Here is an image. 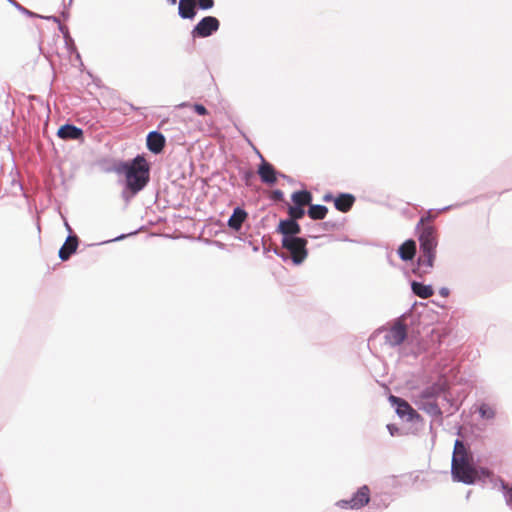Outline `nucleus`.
Instances as JSON below:
<instances>
[{"label":"nucleus","mask_w":512,"mask_h":512,"mask_svg":"<svg viewBox=\"0 0 512 512\" xmlns=\"http://www.w3.org/2000/svg\"><path fill=\"white\" fill-rule=\"evenodd\" d=\"M104 171L125 176L121 197L126 204L144 190L150 181V165L140 154L127 161L114 160L111 166L104 168Z\"/></svg>","instance_id":"nucleus-1"},{"label":"nucleus","mask_w":512,"mask_h":512,"mask_svg":"<svg viewBox=\"0 0 512 512\" xmlns=\"http://www.w3.org/2000/svg\"><path fill=\"white\" fill-rule=\"evenodd\" d=\"M451 475L454 481L467 485H472L477 481L490 483L495 476L488 468L476 467L470 447L460 438L454 442Z\"/></svg>","instance_id":"nucleus-2"},{"label":"nucleus","mask_w":512,"mask_h":512,"mask_svg":"<svg viewBox=\"0 0 512 512\" xmlns=\"http://www.w3.org/2000/svg\"><path fill=\"white\" fill-rule=\"evenodd\" d=\"M416 230L418 231L420 255L417 258V266L412 271L418 277H422L430 273L434 266L438 241L436 230L433 226H423L421 229Z\"/></svg>","instance_id":"nucleus-3"},{"label":"nucleus","mask_w":512,"mask_h":512,"mask_svg":"<svg viewBox=\"0 0 512 512\" xmlns=\"http://www.w3.org/2000/svg\"><path fill=\"white\" fill-rule=\"evenodd\" d=\"M307 244V239L299 236L289 239L287 244H282V247L291 254L293 264L300 265L308 256Z\"/></svg>","instance_id":"nucleus-4"},{"label":"nucleus","mask_w":512,"mask_h":512,"mask_svg":"<svg viewBox=\"0 0 512 512\" xmlns=\"http://www.w3.org/2000/svg\"><path fill=\"white\" fill-rule=\"evenodd\" d=\"M407 325L398 318L393 325L386 331L384 336L385 343L394 348L400 346L407 338Z\"/></svg>","instance_id":"nucleus-5"},{"label":"nucleus","mask_w":512,"mask_h":512,"mask_svg":"<svg viewBox=\"0 0 512 512\" xmlns=\"http://www.w3.org/2000/svg\"><path fill=\"white\" fill-rule=\"evenodd\" d=\"M448 390L449 385L447 381L441 378L431 385L423 388L418 395V399L436 401L438 397L443 396L445 401H449L447 395Z\"/></svg>","instance_id":"nucleus-6"},{"label":"nucleus","mask_w":512,"mask_h":512,"mask_svg":"<svg viewBox=\"0 0 512 512\" xmlns=\"http://www.w3.org/2000/svg\"><path fill=\"white\" fill-rule=\"evenodd\" d=\"M389 401L395 412L400 418H406L408 422H416L421 419V415L403 398L390 395Z\"/></svg>","instance_id":"nucleus-7"},{"label":"nucleus","mask_w":512,"mask_h":512,"mask_svg":"<svg viewBox=\"0 0 512 512\" xmlns=\"http://www.w3.org/2000/svg\"><path fill=\"white\" fill-rule=\"evenodd\" d=\"M257 153L261 159V163L257 169V174L259 175V178L262 183L267 185H274L277 182L278 177L288 178L287 175L278 172L271 163L267 162L260 154V152Z\"/></svg>","instance_id":"nucleus-8"},{"label":"nucleus","mask_w":512,"mask_h":512,"mask_svg":"<svg viewBox=\"0 0 512 512\" xmlns=\"http://www.w3.org/2000/svg\"><path fill=\"white\" fill-rule=\"evenodd\" d=\"M219 27L220 22L216 17L205 16L194 26L191 34L194 38H206L215 33Z\"/></svg>","instance_id":"nucleus-9"},{"label":"nucleus","mask_w":512,"mask_h":512,"mask_svg":"<svg viewBox=\"0 0 512 512\" xmlns=\"http://www.w3.org/2000/svg\"><path fill=\"white\" fill-rule=\"evenodd\" d=\"M276 232L282 235L281 243L287 244L289 239L299 237L301 226L297 221L287 218L281 219L276 227Z\"/></svg>","instance_id":"nucleus-10"},{"label":"nucleus","mask_w":512,"mask_h":512,"mask_svg":"<svg viewBox=\"0 0 512 512\" xmlns=\"http://www.w3.org/2000/svg\"><path fill=\"white\" fill-rule=\"evenodd\" d=\"M146 145L153 154H160L166 145V138L157 130L150 131L146 137Z\"/></svg>","instance_id":"nucleus-11"},{"label":"nucleus","mask_w":512,"mask_h":512,"mask_svg":"<svg viewBox=\"0 0 512 512\" xmlns=\"http://www.w3.org/2000/svg\"><path fill=\"white\" fill-rule=\"evenodd\" d=\"M57 136L63 140H83L84 132L82 128L71 123L61 125L57 130Z\"/></svg>","instance_id":"nucleus-12"},{"label":"nucleus","mask_w":512,"mask_h":512,"mask_svg":"<svg viewBox=\"0 0 512 512\" xmlns=\"http://www.w3.org/2000/svg\"><path fill=\"white\" fill-rule=\"evenodd\" d=\"M247 218V211L241 206H237L233 209V212L227 221V225L234 231H240Z\"/></svg>","instance_id":"nucleus-13"},{"label":"nucleus","mask_w":512,"mask_h":512,"mask_svg":"<svg viewBox=\"0 0 512 512\" xmlns=\"http://www.w3.org/2000/svg\"><path fill=\"white\" fill-rule=\"evenodd\" d=\"M79 244L77 235H68L66 241L61 246L58 256L62 261H67L76 252Z\"/></svg>","instance_id":"nucleus-14"},{"label":"nucleus","mask_w":512,"mask_h":512,"mask_svg":"<svg viewBox=\"0 0 512 512\" xmlns=\"http://www.w3.org/2000/svg\"><path fill=\"white\" fill-rule=\"evenodd\" d=\"M370 501V489L367 485L360 487L350 498V509H360Z\"/></svg>","instance_id":"nucleus-15"},{"label":"nucleus","mask_w":512,"mask_h":512,"mask_svg":"<svg viewBox=\"0 0 512 512\" xmlns=\"http://www.w3.org/2000/svg\"><path fill=\"white\" fill-rule=\"evenodd\" d=\"M418 409L424 411L434 418H441L443 412L436 401L418 399L416 402Z\"/></svg>","instance_id":"nucleus-16"},{"label":"nucleus","mask_w":512,"mask_h":512,"mask_svg":"<svg viewBox=\"0 0 512 512\" xmlns=\"http://www.w3.org/2000/svg\"><path fill=\"white\" fill-rule=\"evenodd\" d=\"M397 253L401 260L412 261L416 255V242L413 239L404 241L398 248Z\"/></svg>","instance_id":"nucleus-17"},{"label":"nucleus","mask_w":512,"mask_h":512,"mask_svg":"<svg viewBox=\"0 0 512 512\" xmlns=\"http://www.w3.org/2000/svg\"><path fill=\"white\" fill-rule=\"evenodd\" d=\"M195 0H180L178 6V14L182 19L192 20L196 16Z\"/></svg>","instance_id":"nucleus-18"},{"label":"nucleus","mask_w":512,"mask_h":512,"mask_svg":"<svg viewBox=\"0 0 512 512\" xmlns=\"http://www.w3.org/2000/svg\"><path fill=\"white\" fill-rule=\"evenodd\" d=\"M355 202V197L350 193H341L334 199V206L341 212H348Z\"/></svg>","instance_id":"nucleus-19"},{"label":"nucleus","mask_w":512,"mask_h":512,"mask_svg":"<svg viewBox=\"0 0 512 512\" xmlns=\"http://www.w3.org/2000/svg\"><path fill=\"white\" fill-rule=\"evenodd\" d=\"M412 293L419 298L427 299L434 294V289L430 284H424L418 281H411L410 283Z\"/></svg>","instance_id":"nucleus-20"},{"label":"nucleus","mask_w":512,"mask_h":512,"mask_svg":"<svg viewBox=\"0 0 512 512\" xmlns=\"http://www.w3.org/2000/svg\"><path fill=\"white\" fill-rule=\"evenodd\" d=\"M490 483L492 484L493 488L497 486L500 487V489L503 492L507 506H509L512 509V485L509 486L501 477L496 475L494 476Z\"/></svg>","instance_id":"nucleus-21"},{"label":"nucleus","mask_w":512,"mask_h":512,"mask_svg":"<svg viewBox=\"0 0 512 512\" xmlns=\"http://www.w3.org/2000/svg\"><path fill=\"white\" fill-rule=\"evenodd\" d=\"M291 201L294 204L298 203L301 207L304 208L306 205L310 206V204L312 202V194H311V192H309L306 189L295 191L291 195Z\"/></svg>","instance_id":"nucleus-22"},{"label":"nucleus","mask_w":512,"mask_h":512,"mask_svg":"<svg viewBox=\"0 0 512 512\" xmlns=\"http://www.w3.org/2000/svg\"><path fill=\"white\" fill-rule=\"evenodd\" d=\"M328 213V208L322 204H310L307 210V215L312 220H323Z\"/></svg>","instance_id":"nucleus-23"},{"label":"nucleus","mask_w":512,"mask_h":512,"mask_svg":"<svg viewBox=\"0 0 512 512\" xmlns=\"http://www.w3.org/2000/svg\"><path fill=\"white\" fill-rule=\"evenodd\" d=\"M477 412L483 420H493L496 416V410L490 404L482 402L477 407Z\"/></svg>","instance_id":"nucleus-24"},{"label":"nucleus","mask_w":512,"mask_h":512,"mask_svg":"<svg viewBox=\"0 0 512 512\" xmlns=\"http://www.w3.org/2000/svg\"><path fill=\"white\" fill-rule=\"evenodd\" d=\"M288 218L290 220L299 221L304 217V215L307 213L305 208L301 207L298 203L293 205H288L287 208Z\"/></svg>","instance_id":"nucleus-25"},{"label":"nucleus","mask_w":512,"mask_h":512,"mask_svg":"<svg viewBox=\"0 0 512 512\" xmlns=\"http://www.w3.org/2000/svg\"><path fill=\"white\" fill-rule=\"evenodd\" d=\"M58 30L62 33L64 41H65V44H66L68 50L76 52V47H75V44H74V40L70 36L68 27L63 25V24H61V23H59Z\"/></svg>","instance_id":"nucleus-26"},{"label":"nucleus","mask_w":512,"mask_h":512,"mask_svg":"<svg viewBox=\"0 0 512 512\" xmlns=\"http://www.w3.org/2000/svg\"><path fill=\"white\" fill-rule=\"evenodd\" d=\"M6 1L9 2L12 6H14L20 13H22L30 18L41 17L39 14H36L35 12H32V11L28 10L27 8H25L24 6H22L16 0H6Z\"/></svg>","instance_id":"nucleus-27"},{"label":"nucleus","mask_w":512,"mask_h":512,"mask_svg":"<svg viewBox=\"0 0 512 512\" xmlns=\"http://www.w3.org/2000/svg\"><path fill=\"white\" fill-rule=\"evenodd\" d=\"M338 224L336 222H333V221H324L322 223H319V224H315V228H317V230H322V232H332L334 230H336L338 228Z\"/></svg>","instance_id":"nucleus-28"},{"label":"nucleus","mask_w":512,"mask_h":512,"mask_svg":"<svg viewBox=\"0 0 512 512\" xmlns=\"http://www.w3.org/2000/svg\"><path fill=\"white\" fill-rule=\"evenodd\" d=\"M239 173H240V176H241L242 180L244 181L245 185L246 186H250L251 185V181H252V179L255 176L253 170H251V169H240Z\"/></svg>","instance_id":"nucleus-29"},{"label":"nucleus","mask_w":512,"mask_h":512,"mask_svg":"<svg viewBox=\"0 0 512 512\" xmlns=\"http://www.w3.org/2000/svg\"><path fill=\"white\" fill-rule=\"evenodd\" d=\"M435 216L432 214V211L429 210L426 215L422 216L416 226V229H421L423 226H426V222L433 221Z\"/></svg>","instance_id":"nucleus-30"},{"label":"nucleus","mask_w":512,"mask_h":512,"mask_svg":"<svg viewBox=\"0 0 512 512\" xmlns=\"http://www.w3.org/2000/svg\"><path fill=\"white\" fill-rule=\"evenodd\" d=\"M196 6L201 10H209L214 7V0H195Z\"/></svg>","instance_id":"nucleus-31"},{"label":"nucleus","mask_w":512,"mask_h":512,"mask_svg":"<svg viewBox=\"0 0 512 512\" xmlns=\"http://www.w3.org/2000/svg\"><path fill=\"white\" fill-rule=\"evenodd\" d=\"M269 198L271 201L280 202L284 200V193L279 189H275L271 192Z\"/></svg>","instance_id":"nucleus-32"},{"label":"nucleus","mask_w":512,"mask_h":512,"mask_svg":"<svg viewBox=\"0 0 512 512\" xmlns=\"http://www.w3.org/2000/svg\"><path fill=\"white\" fill-rule=\"evenodd\" d=\"M193 109L200 116H205L208 114V110L203 104L195 103L193 105Z\"/></svg>","instance_id":"nucleus-33"},{"label":"nucleus","mask_w":512,"mask_h":512,"mask_svg":"<svg viewBox=\"0 0 512 512\" xmlns=\"http://www.w3.org/2000/svg\"><path fill=\"white\" fill-rule=\"evenodd\" d=\"M9 504V496L5 491H1L0 493V507L4 508Z\"/></svg>","instance_id":"nucleus-34"},{"label":"nucleus","mask_w":512,"mask_h":512,"mask_svg":"<svg viewBox=\"0 0 512 512\" xmlns=\"http://www.w3.org/2000/svg\"><path fill=\"white\" fill-rule=\"evenodd\" d=\"M336 505L342 509H350V505H352V503H350V499H342L339 500Z\"/></svg>","instance_id":"nucleus-35"},{"label":"nucleus","mask_w":512,"mask_h":512,"mask_svg":"<svg viewBox=\"0 0 512 512\" xmlns=\"http://www.w3.org/2000/svg\"><path fill=\"white\" fill-rule=\"evenodd\" d=\"M387 430L389 431L391 436H396L399 433V428L394 424H388Z\"/></svg>","instance_id":"nucleus-36"},{"label":"nucleus","mask_w":512,"mask_h":512,"mask_svg":"<svg viewBox=\"0 0 512 512\" xmlns=\"http://www.w3.org/2000/svg\"><path fill=\"white\" fill-rule=\"evenodd\" d=\"M40 16H41L40 17L41 19L51 20V21L57 23L58 25H59V23H61L57 16H42V15H40Z\"/></svg>","instance_id":"nucleus-37"},{"label":"nucleus","mask_w":512,"mask_h":512,"mask_svg":"<svg viewBox=\"0 0 512 512\" xmlns=\"http://www.w3.org/2000/svg\"><path fill=\"white\" fill-rule=\"evenodd\" d=\"M133 234H136V231L135 232H132V233H129V234H121L117 237H115L114 239L112 240H109L108 242H112V241H120V240H123L124 238H126L127 236L129 235H133Z\"/></svg>","instance_id":"nucleus-38"},{"label":"nucleus","mask_w":512,"mask_h":512,"mask_svg":"<svg viewBox=\"0 0 512 512\" xmlns=\"http://www.w3.org/2000/svg\"><path fill=\"white\" fill-rule=\"evenodd\" d=\"M439 294L442 296V297H448L449 294H450V290L447 288V287H441L439 289Z\"/></svg>","instance_id":"nucleus-39"},{"label":"nucleus","mask_w":512,"mask_h":512,"mask_svg":"<svg viewBox=\"0 0 512 512\" xmlns=\"http://www.w3.org/2000/svg\"><path fill=\"white\" fill-rule=\"evenodd\" d=\"M311 229H312L313 234H310L309 236L312 238H317L319 236V234L322 233V230H317V228H315V225H313L311 227Z\"/></svg>","instance_id":"nucleus-40"},{"label":"nucleus","mask_w":512,"mask_h":512,"mask_svg":"<svg viewBox=\"0 0 512 512\" xmlns=\"http://www.w3.org/2000/svg\"><path fill=\"white\" fill-rule=\"evenodd\" d=\"M336 197H334L331 193H327L323 196V201L325 202H329V201H334Z\"/></svg>","instance_id":"nucleus-41"},{"label":"nucleus","mask_w":512,"mask_h":512,"mask_svg":"<svg viewBox=\"0 0 512 512\" xmlns=\"http://www.w3.org/2000/svg\"><path fill=\"white\" fill-rule=\"evenodd\" d=\"M65 227H66V229L68 230L69 235H74V234L72 233V229H71L70 225L67 223V221H65Z\"/></svg>","instance_id":"nucleus-42"},{"label":"nucleus","mask_w":512,"mask_h":512,"mask_svg":"<svg viewBox=\"0 0 512 512\" xmlns=\"http://www.w3.org/2000/svg\"><path fill=\"white\" fill-rule=\"evenodd\" d=\"M274 253L279 257L283 258L284 260H286V257L283 254H279L277 249L274 250Z\"/></svg>","instance_id":"nucleus-43"},{"label":"nucleus","mask_w":512,"mask_h":512,"mask_svg":"<svg viewBox=\"0 0 512 512\" xmlns=\"http://www.w3.org/2000/svg\"><path fill=\"white\" fill-rule=\"evenodd\" d=\"M61 15H62V17H63V18H65V19H66V18H68V15H69V14H68V12L63 11V12L61 13Z\"/></svg>","instance_id":"nucleus-44"},{"label":"nucleus","mask_w":512,"mask_h":512,"mask_svg":"<svg viewBox=\"0 0 512 512\" xmlns=\"http://www.w3.org/2000/svg\"><path fill=\"white\" fill-rule=\"evenodd\" d=\"M451 208V206H446V207H443L441 209H439L440 212L442 211H446V210H449Z\"/></svg>","instance_id":"nucleus-45"},{"label":"nucleus","mask_w":512,"mask_h":512,"mask_svg":"<svg viewBox=\"0 0 512 512\" xmlns=\"http://www.w3.org/2000/svg\"><path fill=\"white\" fill-rule=\"evenodd\" d=\"M15 183V181H13V184ZM16 184L18 185L19 189L22 190L23 187H22V184L20 182H16Z\"/></svg>","instance_id":"nucleus-46"},{"label":"nucleus","mask_w":512,"mask_h":512,"mask_svg":"<svg viewBox=\"0 0 512 512\" xmlns=\"http://www.w3.org/2000/svg\"><path fill=\"white\" fill-rule=\"evenodd\" d=\"M171 5H175L177 0H167Z\"/></svg>","instance_id":"nucleus-47"},{"label":"nucleus","mask_w":512,"mask_h":512,"mask_svg":"<svg viewBox=\"0 0 512 512\" xmlns=\"http://www.w3.org/2000/svg\"><path fill=\"white\" fill-rule=\"evenodd\" d=\"M187 105H188V104L184 102V103H181V104L179 105V107H186Z\"/></svg>","instance_id":"nucleus-48"},{"label":"nucleus","mask_w":512,"mask_h":512,"mask_svg":"<svg viewBox=\"0 0 512 512\" xmlns=\"http://www.w3.org/2000/svg\"><path fill=\"white\" fill-rule=\"evenodd\" d=\"M285 181L292 182V179L288 176V178H284Z\"/></svg>","instance_id":"nucleus-49"},{"label":"nucleus","mask_w":512,"mask_h":512,"mask_svg":"<svg viewBox=\"0 0 512 512\" xmlns=\"http://www.w3.org/2000/svg\"><path fill=\"white\" fill-rule=\"evenodd\" d=\"M72 1H73V0H69V4H71V3H72Z\"/></svg>","instance_id":"nucleus-50"}]
</instances>
